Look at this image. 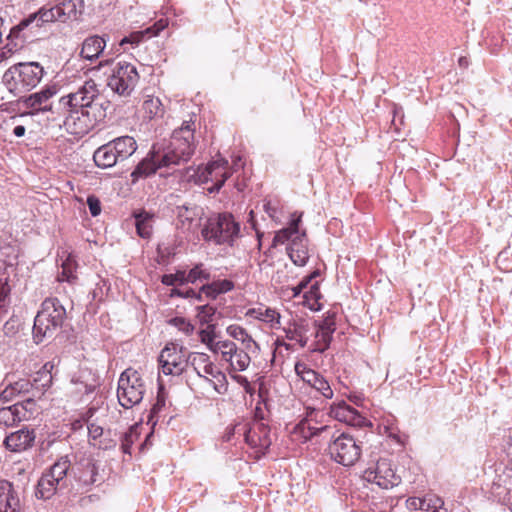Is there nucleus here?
<instances>
[{
  "instance_id": "nucleus-19",
  "label": "nucleus",
  "mask_w": 512,
  "mask_h": 512,
  "mask_svg": "<svg viewBox=\"0 0 512 512\" xmlns=\"http://www.w3.org/2000/svg\"><path fill=\"white\" fill-rule=\"evenodd\" d=\"M70 475L80 486L90 487L97 481V462L90 455H83L71 468Z\"/></svg>"
},
{
  "instance_id": "nucleus-23",
  "label": "nucleus",
  "mask_w": 512,
  "mask_h": 512,
  "mask_svg": "<svg viewBox=\"0 0 512 512\" xmlns=\"http://www.w3.org/2000/svg\"><path fill=\"white\" fill-rule=\"evenodd\" d=\"M173 165H166L162 161V150H156L155 146L148 155L138 163L134 171L131 173L133 181L139 178H145L154 174L160 168H170Z\"/></svg>"
},
{
  "instance_id": "nucleus-60",
  "label": "nucleus",
  "mask_w": 512,
  "mask_h": 512,
  "mask_svg": "<svg viewBox=\"0 0 512 512\" xmlns=\"http://www.w3.org/2000/svg\"><path fill=\"white\" fill-rule=\"evenodd\" d=\"M172 295H178V296H181V297H185V298H188V297H192V296H195L196 293L193 291V290H187L185 293L178 290V289H175L173 290V293Z\"/></svg>"
},
{
  "instance_id": "nucleus-40",
  "label": "nucleus",
  "mask_w": 512,
  "mask_h": 512,
  "mask_svg": "<svg viewBox=\"0 0 512 512\" xmlns=\"http://www.w3.org/2000/svg\"><path fill=\"white\" fill-rule=\"evenodd\" d=\"M318 275L319 273L315 271L311 275L302 279L298 284V286H301V289L304 292V298L307 301H310L311 299L317 300L320 297L318 282H313V279Z\"/></svg>"
},
{
  "instance_id": "nucleus-47",
  "label": "nucleus",
  "mask_w": 512,
  "mask_h": 512,
  "mask_svg": "<svg viewBox=\"0 0 512 512\" xmlns=\"http://www.w3.org/2000/svg\"><path fill=\"white\" fill-rule=\"evenodd\" d=\"M169 323L185 335H190L194 331V326L183 317L172 318Z\"/></svg>"
},
{
  "instance_id": "nucleus-39",
  "label": "nucleus",
  "mask_w": 512,
  "mask_h": 512,
  "mask_svg": "<svg viewBox=\"0 0 512 512\" xmlns=\"http://www.w3.org/2000/svg\"><path fill=\"white\" fill-rule=\"evenodd\" d=\"M62 271L58 275L57 279L59 282L75 283L77 263L75 257L72 254H68L66 259L62 262Z\"/></svg>"
},
{
  "instance_id": "nucleus-51",
  "label": "nucleus",
  "mask_w": 512,
  "mask_h": 512,
  "mask_svg": "<svg viewBox=\"0 0 512 512\" xmlns=\"http://www.w3.org/2000/svg\"><path fill=\"white\" fill-rule=\"evenodd\" d=\"M18 38H9L8 37V40L10 41L6 46H4L3 48H1L0 50V62L5 60V59H8L9 57L12 56V54L18 49V44L17 43H13L14 40H17ZM22 41L24 42V40L22 39Z\"/></svg>"
},
{
  "instance_id": "nucleus-59",
  "label": "nucleus",
  "mask_w": 512,
  "mask_h": 512,
  "mask_svg": "<svg viewBox=\"0 0 512 512\" xmlns=\"http://www.w3.org/2000/svg\"><path fill=\"white\" fill-rule=\"evenodd\" d=\"M263 207L265 212L269 215V217H271L272 219L276 217L277 209L276 207L272 206L271 202L264 203Z\"/></svg>"
},
{
  "instance_id": "nucleus-62",
  "label": "nucleus",
  "mask_w": 512,
  "mask_h": 512,
  "mask_svg": "<svg viewBox=\"0 0 512 512\" xmlns=\"http://www.w3.org/2000/svg\"><path fill=\"white\" fill-rule=\"evenodd\" d=\"M25 127L23 125H18L16 126L14 129H13V134L16 136V137H22L25 135Z\"/></svg>"
},
{
  "instance_id": "nucleus-12",
  "label": "nucleus",
  "mask_w": 512,
  "mask_h": 512,
  "mask_svg": "<svg viewBox=\"0 0 512 512\" xmlns=\"http://www.w3.org/2000/svg\"><path fill=\"white\" fill-rule=\"evenodd\" d=\"M362 477L365 481L374 483L383 489L393 488L401 482V477L387 458L370 461L363 471Z\"/></svg>"
},
{
  "instance_id": "nucleus-24",
  "label": "nucleus",
  "mask_w": 512,
  "mask_h": 512,
  "mask_svg": "<svg viewBox=\"0 0 512 512\" xmlns=\"http://www.w3.org/2000/svg\"><path fill=\"white\" fill-rule=\"evenodd\" d=\"M330 415L339 422L354 427H363L367 423L366 418L345 401L332 404L330 407Z\"/></svg>"
},
{
  "instance_id": "nucleus-20",
  "label": "nucleus",
  "mask_w": 512,
  "mask_h": 512,
  "mask_svg": "<svg viewBox=\"0 0 512 512\" xmlns=\"http://www.w3.org/2000/svg\"><path fill=\"white\" fill-rule=\"evenodd\" d=\"M283 332L286 339L304 348L312 335V321L301 316L292 317L283 327Z\"/></svg>"
},
{
  "instance_id": "nucleus-29",
  "label": "nucleus",
  "mask_w": 512,
  "mask_h": 512,
  "mask_svg": "<svg viewBox=\"0 0 512 512\" xmlns=\"http://www.w3.org/2000/svg\"><path fill=\"white\" fill-rule=\"evenodd\" d=\"M106 47V40L98 35L87 37L81 47L80 56L88 61H93L99 58Z\"/></svg>"
},
{
  "instance_id": "nucleus-38",
  "label": "nucleus",
  "mask_w": 512,
  "mask_h": 512,
  "mask_svg": "<svg viewBox=\"0 0 512 512\" xmlns=\"http://www.w3.org/2000/svg\"><path fill=\"white\" fill-rule=\"evenodd\" d=\"M234 288V283L228 279L213 281L202 286V291L210 298H216L218 295L227 293Z\"/></svg>"
},
{
  "instance_id": "nucleus-11",
  "label": "nucleus",
  "mask_w": 512,
  "mask_h": 512,
  "mask_svg": "<svg viewBox=\"0 0 512 512\" xmlns=\"http://www.w3.org/2000/svg\"><path fill=\"white\" fill-rule=\"evenodd\" d=\"M328 450L335 462L347 467L353 466L362 453L360 443L348 433H341L335 437L330 442Z\"/></svg>"
},
{
  "instance_id": "nucleus-44",
  "label": "nucleus",
  "mask_w": 512,
  "mask_h": 512,
  "mask_svg": "<svg viewBox=\"0 0 512 512\" xmlns=\"http://www.w3.org/2000/svg\"><path fill=\"white\" fill-rule=\"evenodd\" d=\"M310 386L326 399H331L333 397V390L329 382L320 373L316 376Z\"/></svg>"
},
{
  "instance_id": "nucleus-50",
  "label": "nucleus",
  "mask_w": 512,
  "mask_h": 512,
  "mask_svg": "<svg viewBox=\"0 0 512 512\" xmlns=\"http://www.w3.org/2000/svg\"><path fill=\"white\" fill-rule=\"evenodd\" d=\"M168 26V20L162 18L158 20L153 26L145 29L147 33V38H151L157 36L161 31H163Z\"/></svg>"
},
{
  "instance_id": "nucleus-32",
  "label": "nucleus",
  "mask_w": 512,
  "mask_h": 512,
  "mask_svg": "<svg viewBox=\"0 0 512 512\" xmlns=\"http://www.w3.org/2000/svg\"><path fill=\"white\" fill-rule=\"evenodd\" d=\"M247 315L269 324L273 329L281 327V315L275 309L260 306L249 309Z\"/></svg>"
},
{
  "instance_id": "nucleus-49",
  "label": "nucleus",
  "mask_w": 512,
  "mask_h": 512,
  "mask_svg": "<svg viewBox=\"0 0 512 512\" xmlns=\"http://www.w3.org/2000/svg\"><path fill=\"white\" fill-rule=\"evenodd\" d=\"M147 38V33L145 30L132 32L130 35L124 37L120 41V45L124 46L125 44L138 45L140 42Z\"/></svg>"
},
{
  "instance_id": "nucleus-17",
  "label": "nucleus",
  "mask_w": 512,
  "mask_h": 512,
  "mask_svg": "<svg viewBox=\"0 0 512 512\" xmlns=\"http://www.w3.org/2000/svg\"><path fill=\"white\" fill-rule=\"evenodd\" d=\"M228 161L219 157L208 163L204 169L199 172L198 178L202 183L212 182L214 185L209 188L210 193L218 192L225 181L231 176L228 171Z\"/></svg>"
},
{
  "instance_id": "nucleus-48",
  "label": "nucleus",
  "mask_w": 512,
  "mask_h": 512,
  "mask_svg": "<svg viewBox=\"0 0 512 512\" xmlns=\"http://www.w3.org/2000/svg\"><path fill=\"white\" fill-rule=\"evenodd\" d=\"M197 317L201 323H208L215 314V308L210 305H202L197 307Z\"/></svg>"
},
{
  "instance_id": "nucleus-31",
  "label": "nucleus",
  "mask_w": 512,
  "mask_h": 512,
  "mask_svg": "<svg viewBox=\"0 0 512 512\" xmlns=\"http://www.w3.org/2000/svg\"><path fill=\"white\" fill-rule=\"evenodd\" d=\"M60 22L76 20L82 14L84 9V0H65L56 5Z\"/></svg>"
},
{
  "instance_id": "nucleus-58",
  "label": "nucleus",
  "mask_w": 512,
  "mask_h": 512,
  "mask_svg": "<svg viewBox=\"0 0 512 512\" xmlns=\"http://www.w3.org/2000/svg\"><path fill=\"white\" fill-rule=\"evenodd\" d=\"M422 503L423 502H421V498L419 497H409L406 500V507L411 511H416L421 508Z\"/></svg>"
},
{
  "instance_id": "nucleus-55",
  "label": "nucleus",
  "mask_w": 512,
  "mask_h": 512,
  "mask_svg": "<svg viewBox=\"0 0 512 512\" xmlns=\"http://www.w3.org/2000/svg\"><path fill=\"white\" fill-rule=\"evenodd\" d=\"M89 437L93 440L98 439L103 434V428L99 425L91 423L87 427Z\"/></svg>"
},
{
  "instance_id": "nucleus-28",
  "label": "nucleus",
  "mask_w": 512,
  "mask_h": 512,
  "mask_svg": "<svg viewBox=\"0 0 512 512\" xmlns=\"http://www.w3.org/2000/svg\"><path fill=\"white\" fill-rule=\"evenodd\" d=\"M226 334L234 339L238 348H244L248 351H260L258 343L248 333V331L238 324H231L226 327Z\"/></svg>"
},
{
  "instance_id": "nucleus-53",
  "label": "nucleus",
  "mask_w": 512,
  "mask_h": 512,
  "mask_svg": "<svg viewBox=\"0 0 512 512\" xmlns=\"http://www.w3.org/2000/svg\"><path fill=\"white\" fill-rule=\"evenodd\" d=\"M87 204H88V207H89V211L91 213L92 216H98L101 212V205H100V201L94 197V196H90L88 197L87 199Z\"/></svg>"
},
{
  "instance_id": "nucleus-4",
  "label": "nucleus",
  "mask_w": 512,
  "mask_h": 512,
  "mask_svg": "<svg viewBox=\"0 0 512 512\" xmlns=\"http://www.w3.org/2000/svg\"><path fill=\"white\" fill-rule=\"evenodd\" d=\"M44 75L38 62H23L11 66L3 75V83L9 92L20 95L35 88Z\"/></svg>"
},
{
  "instance_id": "nucleus-34",
  "label": "nucleus",
  "mask_w": 512,
  "mask_h": 512,
  "mask_svg": "<svg viewBox=\"0 0 512 512\" xmlns=\"http://www.w3.org/2000/svg\"><path fill=\"white\" fill-rule=\"evenodd\" d=\"M32 388V383L28 379H19L6 384L0 392V399L3 402L12 401L16 396L28 393Z\"/></svg>"
},
{
  "instance_id": "nucleus-15",
  "label": "nucleus",
  "mask_w": 512,
  "mask_h": 512,
  "mask_svg": "<svg viewBox=\"0 0 512 512\" xmlns=\"http://www.w3.org/2000/svg\"><path fill=\"white\" fill-rule=\"evenodd\" d=\"M60 21L57 6L42 7L36 13L29 15L27 18L20 21V23L11 28L9 38H23L26 41L30 35L26 30L33 27H41L44 24Z\"/></svg>"
},
{
  "instance_id": "nucleus-27",
  "label": "nucleus",
  "mask_w": 512,
  "mask_h": 512,
  "mask_svg": "<svg viewBox=\"0 0 512 512\" xmlns=\"http://www.w3.org/2000/svg\"><path fill=\"white\" fill-rule=\"evenodd\" d=\"M112 148V158L115 164L122 163L131 157L137 150L136 140L131 136H120L109 141Z\"/></svg>"
},
{
  "instance_id": "nucleus-25",
  "label": "nucleus",
  "mask_w": 512,
  "mask_h": 512,
  "mask_svg": "<svg viewBox=\"0 0 512 512\" xmlns=\"http://www.w3.org/2000/svg\"><path fill=\"white\" fill-rule=\"evenodd\" d=\"M35 438L36 434L33 429L22 428L7 435L4 445L9 451L20 453L32 448Z\"/></svg>"
},
{
  "instance_id": "nucleus-54",
  "label": "nucleus",
  "mask_w": 512,
  "mask_h": 512,
  "mask_svg": "<svg viewBox=\"0 0 512 512\" xmlns=\"http://www.w3.org/2000/svg\"><path fill=\"white\" fill-rule=\"evenodd\" d=\"M43 380L41 383V387L45 390L50 387L52 381V375L48 370H43L38 373V377L34 379L37 383L38 381Z\"/></svg>"
},
{
  "instance_id": "nucleus-52",
  "label": "nucleus",
  "mask_w": 512,
  "mask_h": 512,
  "mask_svg": "<svg viewBox=\"0 0 512 512\" xmlns=\"http://www.w3.org/2000/svg\"><path fill=\"white\" fill-rule=\"evenodd\" d=\"M316 326L323 328L333 335L336 330L334 314H328L319 324H316Z\"/></svg>"
},
{
  "instance_id": "nucleus-6",
  "label": "nucleus",
  "mask_w": 512,
  "mask_h": 512,
  "mask_svg": "<svg viewBox=\"0 0 512 512\" xmlns=\"http://www.w3.org/2000/svg\"><path fill=\"white\" fill-rule=\"evenodd\" d=\"M109 64L113 66L107 80L108 87L121 96L130 95L139 81V74L136 67L125 61H119L113 64L112 61L105 60L101 61L92 70H99Z\"/></svg>"
},
{
  "instance_id": "nucleus-45",
  "label": "nucleus",
  "mask_w": 512,
  "mask_h": 512,
  "mask_svg": "<svg viewBox=\"0 0 512 512\" xmlns=\"http://www.w3.org/2000/svg\"><path fill=\"white\" fill-rule=\"evenodd\" d=\"M295 372L309 386L319 374L315 370L309 368L305 363L297 362L295 364Z\"/></svg>"
},
{
  "instance_id": "nucleus-63",
  "label": "nucleus",
  "mask_w": 512,
  "mask_h": 512,
  "mask_svg": "<svg viewBox=\"0 0 512 512\" xmlns=\"http://www.w3.org/2000/svg\"><path fill=\"white\" fill-rule=\"evenodd\" d=\"M421 502H423L421 504V508L419 510H422V511H430L431 509V504H430V501H428L426 498H421Z\"/></svg>"
},
{
  "instance_id": "nucleus-61",
  "label": "nucleus",
  "mask_w": 512,
  "mask_h": 512,
  "mask_svg": "<svg viewBox=\"0 0 512 512\" xmlns=\"http://www.w3.org/2000/svg\"><path fill=\"white\" fill-rule=\"evenodd\" d=\"M233 378L243 387H248L250 385L248 379L241 375H234Z\"/></svg>"
},
{
  "instance_id": "nucleus-43",
  "label": "nucleus",
  "mask_w": 512,
  "mask_h": 512,
  "mask_svg": "<svg viewBox=\"0 0 512 512\" xmlns=\"http://www.w3.org/2000/svg\"><path fill=\"white\" fill-rule=\"evenodd\" d=\"M188 283L209 281L211 278L210 270L204 264L195 265L189 272H186Z\"/></svg>"
},
{
  "instance_id": "nucleus-10",
  "label": "nucleus",
  "mask_w": 512,
  "mask_h": 512,
  "mask_svg": "<svg viewBox=\"0 0 512 512\" xmlns=\"http://www.w3.org/2000/svg\"><path fill=\"white\" fill-rule=\"evenodd\" d=\"M189 365L193 367L200 378L207 381L218 394H225L228 382L223 373L211 360L209 355L202 352L189 353Z\"/></svg>"
},
{
  "instance_id": "nucleus-8",
  "label": "nucleus",
  "mask_w": 512,
  "mask_h": 512,
  "mask_svg": "<svg viewBox=\"0 0 512 512\" xmlns=\"http://www.w3.org/2000/svg\"><path fill=\"white\" fill-rule=\"evenodd\" d=\"M71 463L67 456L60 457L38 481L36 496L51 498L58 490L68 487V472Z\"/></svg>"
},
{
  "instance_id": "nucleus-3",
  "label": "nucleus",
  "mask_w": 512,
  "mask_h": 512,
  "mask_svg": "<svg viewBox=\"0 0 512 512\" xmlns=\"http://www.w3.org/2000/svg\"><path fill=\"white\" fill-rule=\"evenodd\" d=\"M66 318V309L57 298H47L41 304L34 319L33 338L36 343L51 337L59 330Z\"/></svg>"
},
{
  "instance_id": "nucleus-33",
  "label": "nucleus",
  "mask_w": 512,
  "mask_h": 512,
  "mask_svg": "<svg viewBox=\"0 0 512 512\" xmlns=\"http://www.w3.org/2000/svg\"><path fill=\"white\" fill-rule=\"evenodd\" d=\"M199 340L201 343L206 345V347L214 354H219L223 349L222 345L227 343L226 340H217L216 335V327L213 324H208L204 329H201L198 332Z\"/></svg>"
},
{
  "instance_id": "nucleus-22",
  "label": "nucleus",
  "mask_w": 512,
  "mask_h": 512,
  "mask_svg": "<svg viewBox=\"0 0 512 512\" xmlns=\"http://www.w3.org/2000/svg\"><path fill=\"white\" fill-rule=\"evenodd\" d=\"M56 93L57 89L55 86H47L39 92L25 97L22 104L25 108L30 109V115H36L40 112H48L52 110L50 99L56 95Z\"/></svg>"
},
{
  "instance_id": "nucleus-57",
  "label": "nucleus",
  "mask_w": 512,
  "mask_h": 512,
  "mask_svg": "<svg viewBox=\"0 0 512 512\" xmlns=\"http://www.w3.org/2000/svg\"><path fill=\"white\" fill-rule=\"evenodd\" d=\"M15 405L24 406V408L26 410V414L28 415L27 420H29L35 413V402L32 399H27L26 401L21 402V403H16Z\"/></svg>"
},
{
  "instance_id": "nucleus-46",
  "label": "nucleus",
  "mask_w": 512,
  "mask_h": 512,
  "mask_svg": "<svg viewBox=\"0 0 512 512\" xmlns=\"http://www.w3.org/2000/svg\"><path fill=\"white\" fill-rule=\"evenodd\" d=\"M162 283L167 286L188 283L186 271H177L174 274H165L162 276Z\"/></svg>"
},
{
  "instance_id": "nucleus-56",
  "label": "nucleus",
  "mask_w": 512,
  "mask_h": 512,
  "mask_svg": "<svg viewBox=\"0 0 512 512\" xmlns=\"http://www.w3.org/2000/svg\"><path fill=\"white\" fill-rule=\"evenodd\" d=\"M185 214L182 212V210L178 213V218L182 222L183 228L186 230H190L192 225V218L188 215L189 211L187 208L184 209Z\"/></svg>"
},
{
  "instance_id": "nucleus-2",
  "label": "nucleus",
  "mask_w": 512,
  "mask_h": 512,
  "mask_svg": "<svg viewBox=\"0 0 512 512\" xmlns=\"http://www.w3.org/2000/svg\"><path fill=\"white\" fill-rule=\"evenodd\" d=\"M301 220L302 213L294 212L289 225L277 231L272 240V247L288 243L287 254L297 266H304L309 259L306 231L299 228Z\"/></svg>"
},
{
  "instance_id": "nucleus-41",
  "label": "nucleus",
  "mask_w": 512,
  "mask_h": 512,
  "mask_svg": "<svg viewBox=\"0 0 512 512\" xmlns=\"http://www.w3.org/2000/svg\"><path fill=\"white\" fill-rule=\"evenodd\" d=\"M139 428V424H134L130 426L127 431L121 434L120 442L123 453L131 454L132 445L138 440L140 435Z\"/></svg>"
},
{
  "instance_id": "nucleus-64",
  "label": "nucleus",
  "mask_w": 512,
  "mask_h": 512,
  "mask_svg": "<svg viewBox=\"0 0 512 512\" xmlns=\"http://www.w3.org/2000/svg\"><path fill=\"white\" fill-rule=\"evenodd\" d=\"M290 290L292 292L291 296L294 298L298 297L303 292L301 289V286H298V285L291 287Z\"/></svg>"
},
{
  "instance_id": "nucleus-18",
  "label": "nucleus",
  "mask_w": 512,
  "mask_h": 512,
  "mask_svg": "<svg viewBox=\"0 0 512 512\" xmlns=\"http://www.w3.org/2000/svg\"><path fill=\"white\" fill-rule=\"evenodd\" d=\"M233 430L234 433L242 434L251 447L267 449L272 444L269 428L262 422L255 421L250 426L248 424H238Z\"/></svg>"
},
{
  "instance_id": "nucleus-37",
  "label": "nucleus",
  "mask_w": 512,
  "mask_h": 512,
  "mask_svg": "<svg viewBox=\"0 0 512 512\" xmlns=\"http://www.w3.org/2000/svg\"><path fill=\"white\" fill-rule=\"evenodd\" d=\"M137 234L142 238H149L153 230V216L146 211L134 214Z\"/></svg>"
},
{
  "instance_id": "nucleus-16",
  "label": "nucleus",
  "mask_w": 512,
  "mask_h": 512,
  "mask_svg": "<svg viewBox=\"0 0 512 512\" xmlns=\"http://www.w3.org/2000/svg\"><path fill=\"white\" fill-rule=\"evenodd\" d=\"M222 345L223 349L219 353L221 360L228 364V368L232 372L246 371L253 358L259 355V351H248L244 348H238V345L228 340Z\"/></svg>"
},
{
  "instance_id": "nucleus-13",
  "label": "nucleus",
  "mask_w": 512,
  "mask_h": 512,
  "mask_svg": "<svg viewBox=\"0 0 512 512\" xmlns=\"http://www.w3.org/2000/svg\"><path fill=\"white\" fill-rule=\"evenodd\" d=\"M158 361L160 373L166 376H179L189 365V355L186 356L182 346L168 343L160 352Z\"/></svg>"
},
{
  "instance_id": "nucleus-30",
  "label": "nucleus",
  "mask_w": 512,
  "mask_h": 512,
  "mask_svg": "<svg viewBox=\"0 0 512 512\" xmlns=\"http://www.w3.org/2000/svg\"><path fill=\"white\" fill-rule=\"evenodd\" d=\"M27 416L24 406L21 405L0 408V426L9 427L27 421Z\"/></svg>"
},
{
  "instance_id": "nucleus-7",
  "label": "nucleus",
  "mask_w": 512,
  "mask_h": 512,
  "mask_svg": "<svg viewBox=\"0 0 512 512\" xmlns=\"http://www.w3.org/2000/svg\"><path fill=\"white\" fill-rule=\"evenodd\" d=\"M68 115L64 121L65 130L75 136H84L106 118V109L89 107H67Z\"/></svg>"
},
{
  "instance_id": "nucleus-36",
  "label": "nucleus",
  "mask_w": 512,
  "mask_h": 512,
  "mask_svg": "<svg viewBox=\"0 0 512 512\" xmlns=\"http://www.w3.org/2000/svg\"><path fill=\"white\" fill-rule=\"evenodd\" d=\"M95 165L101 169H108L116 166L112 158V148L109 142L98 147L93 153Z\"/></svg>"
},
{
  "instance_id": "nucleus-21",
  "label": "nucleus",
  "mask_w": 512,
  "mask_h": 512,
  "mask_svg": "<svg viewBox=\"0 0 512 512\" xmlns=\"http://www.w3.org/2000/svg\"><path fill=\"white\" fill-rule=\"evenodd\" d=\"M318 412L312 409L306 417L297 423L291 430V439L296 443H305L315 435L327 429L326 425L318 426L315 420Z\"/></svg>"
},
{
  "instance_id": "nucleus-42",
  "label": "nucleus",
  "mask_w": 512,
  "mask_h": 512,
  "mask_svg": "<svg viewBox=\"0 0 512 512\" xmlns=\"http://www.w3.org/2000/svg\"><path fill=\"white\" fill-rule=\"evenodd\" d=\"M143 111L145 115L149 119H153L155 117H159L163 115V104L158 97L148 96L142 105Z\"/></svg>"
},
{
  "instance_id": "nucleus-35",
  "label": "nucleus",
  "mask_w": 512,
  "mask_h": 512,
  "mask_svg": "<svg viewBox=\"0 0 512 512\" xmlns=\"http://www.w3.org/2000/svg\"><path fill=\"white\" fill-rule=\"evenodd\" d=\"M312 335H314V341L310 346L311 351L324 352L330 345L332 334L316 326V322H312Z\"/></svg>"
},
{
  "instance_id": "nucleus-1",
  "label": "nucleus",
  "mask_w": 512,
  "mask_h": 512,
  "mask_svg": "<svg viewBox=\"0 0 512 512\" xmlns=\"http://www.w3.org/2000/svg\"><path fill=\"white\" fill-rule=\"evenodd\" d=\"M196 115H190L181 125L174 129L169 144L162 150V161L166 165L187 163L195 153L198 140L196 133Z\"/></svg>"
},
{
  "instance_id": "nucleus-5",
  "label": "nucleus",
  "mask_w": 512,
  "mask_h": 512,
  "mask_svg": "<svg viewBox=\"0 0 512 512\" xmlns=\"http://www.w3.org/2000/svg\"><path fill=\"white\" fill-rule=\"evenodd\" d=\"M240 233V225L229 213L210 217L204 225L201 234L205 241L216 245L232 246Z\"/></svg>"
},
{
  "instance_id": "nucleus-26",
  "label": "nucleus",
  "mask_w": 512,
  "mask_h": 512,
  "mask_svg": "<svg viewBox=\"0 0 512 512\" xmlns=\"http://www.w3.org/2000/svg\"><path fill=\"white\" fill-rule=\"evenodd\" d=\"M20 494L13 483L0 481V512H21Z\"/></svg>"
},
{
  "instance_id": "nucleus-9",
  "label": "nucleus",
  "mask_w": 512,
  "mask_h": 512,
  "mask_svg": "<svg viewBox=\"0 0 512 512\" xmlns=\"http://www.w3.org/2000/svg\"><path fill=\"white\" fill-rule=\"evenodd\" d=\"M145 392V382L137 370L128 368L121 373L118 380L117 398L123 408L129 409L139 404Z\"/></svg>"
},
{
  "instance_id": "nucleus-14",
  "label": "nucleus",
  "mask_w": 512,
  "mask_h": 512,
  "mask_svg": "<svg viewBox=\"0 0 512 512\" xmlns=\"http://www.w3.org/2000/svg\"><path fill=\"white\" fill-rule=\"evenodd\" d=\"M99 98L98 85L93 80H87L76 92L61 97L60 104L63 107H78L89 110V107L105 108L104 104L99 102Z\"/></svg>"
}]
</instances>
